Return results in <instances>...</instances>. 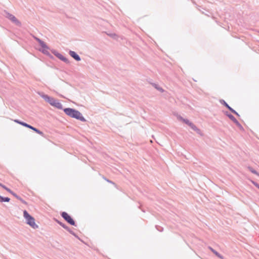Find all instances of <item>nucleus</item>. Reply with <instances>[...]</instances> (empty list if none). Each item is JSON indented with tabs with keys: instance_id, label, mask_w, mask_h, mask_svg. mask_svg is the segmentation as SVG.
Listing matches in <instances>:
<instances>
[{
	"instance_id": "f257e3e1",
	"label": "nucleus",
	"mask_w": 259,
	"mask_h": 259,
	"mask_svg": "<svg viewBox=\"0 0 259 259\" xmlns=\"http://www.w3.org/2000/svg\"><path fill=\"white\" fill-rule=\"evenodd\" d=\"M66 114L72 118H74L81 121H85L81 114L77 110L72 108H67L64 109Z\"/></svg>"
},
{
	"instance_id": "f03ea898",
	"label": "nucleus",
	"mask_w": 259,
	"mask_h": 259,
	"mask_svg": "<svg viewBox=\"0 0 259 259\" xmlns=\"http://www.w3.org/2000/svg\"><path fill=\"white\" fill-rule=\"evenodd\" d=\"M23 215L24 218L26 219L27 224L29 225L33 229L38 228V226L35 222V219L33 217L31 216L26 210L23 211Z\"/></svg>"
},
{
	"instance_id": "7ed1b4c3",
	"label": "nucleus",
	"mask_w": 259,
	"mask_h": 259,
	"mask_svg": "<svg viewBox=\"0 0 259 259\" xmlns=\"http://www.w3.org/2000/svg\"><path fill=\"white\" fill-rule=\"evenodd\" d=\"M14 121L15 122H17L24 126H25V127H27L28 128H29L31 130H32L33 131H34V132H35L36 133L41 135V136H43L44 135V134L42 132L40 131L39 130H37V128L27 124L26 123H25V122H21V121H20L18 120H15Z\"/></svg>"
},
{
	"instance_id": "20e7f679",
	"label": "nucleus",
	"mask_w": 259,
	"mask_h": 259,
	"mask_svg": "<svg viewBox=\"0 0 259 259\" xmlns=\"http://www.w3.org/2000/svg\"><path fill=\"white\" fill-rule=\"evenodd\" d=\"M36 39L41 47V51L44 54L48 53L49 48L46 43L38 38H36Z\"/></svg>"
},
{
	"instance_id": "39448f33",
	"label": "nucleus",
	"mask_w": 259,
	"mask_h": 259,
	"mask_svg": "<svg viewBox=\"0 0 259 259\" xmlns=\"http://www.w3.org/2000/svg\"><path fill=\"white\" fill-rule=\"evenodd\" d=\"M62 217L70 225H75L74 221L67 212H63L62 213Z\"/></svg>"
},
{
	"instance_id": "423d86ee",
	"label": "nucleus",
	"mask_w": 259,
	"mask_h": 259,
	"mask_svg": "<svg viewBox=\"0 0 259 259\" xmlns=\"http://www.w3.org/2000/svg\"><path fill=\"white\" fill-rule=\"evenodd\" d=\"M41 97L47 102L49 103L51 105V103H53L54 101H55V99L50 97L46 95H41Z\"/></svg>"
},
{
	"instance_id": "0eeeda50",
	"label": "nucleus",
	"mask_w": 259,
	"mask_h": 259,
	"mask_svg": "<svg viewBox=\"0 0 259 259\" xmlns=\"http://www.w3.org/2000/svg\"><path fill=\"white\" fill-rule=\"evenodd\" d=\"M51 105L59 109H62V105L56 100L51 103Z\"/></svg>"
},
{
	"instance_id": "6e6552de",
	"label": "nucleus",
	"mask_w": 259,
	"mask_h": 259,
	"mask_svg": "<svg viewBox=\"0 0 259 259\" xmlns=\"http://www.w3.org/2000/svg\"><path fill=\"white\" fill-rule=\"evenodd\" d=\"M8 18L12 21L15 22L16 24L20 25V22L16 19V18L13 15L10 14L8 15Z\"/></svg>"
},
{
	"instance_id": "1a4fd4ad",
	"label": "nucleus",
	"mask_w": 259,
	"mask_h": 259,
	"mask_svg": "<svg viewBox=\"0 0 259 259\" xmlns=\"http://www.w3.org/2000/svg\"><path fill=\"white\" fill-rule=\"evenodd\" d=\"M70 55H71V56L72 57H73L74 59H75L77 61H79L80 60L79 56L75 52H74L73 51H70Z\"/></svg>"
},
{
	"instance_id": "9d476101",
	"label": "nucleus",
	"mask_w": 259,
	"mask_h": 259,
	"mask_svg": "<svg viewBox=\"0 0 259 259\" xmlns=\"http://www.w3.org/2000/svg\"><path fill=\"white\" fill-rule=\"evenodd\" d=\"M209 249L211 250V251L213 253H214L217 256H218L219 257H220V258L221 259H223V257L220 254H219L217 251H216L215 250H214L213 248H212L211 247H209Z\"/></svg>"
},
{
	"instance_id": "9b49d317",
	"label": "nucleus",
	"mask_w": 259,
	"mask_h": 259,
	"mask_svg": "<svg viewBox=\"0 0 259 259\" xmlns=\"http://www.w3.org/2000/svg\"><path fill=\"white\" fill-rule=\"evenodd\" d=\"M10 198L8 197H3L0 195V202H9Z\"/></svg>"
},
{
	"instance_id": "f8f14e48",
	"label": "nucleus",
	"mask_w": 259,
	"mask_h": 259,
	"mask_svg": "<svg viewBox=\"0 0 259 259\" xmlns=\"http://www.w3.org/2000/svg\"><path fill=\"white\" fill-rule=\"evenodd\" d=\"M0 186H1L2 188L5 189L6 191L9 192L11 194H13V191H12L10 189L8 188L7 187H6L5 186L3 185L1 183H0Z\"/></svg>"
},
{
	"instance_id": "ddd939ff",
	"label": "nucleus",
	"mask_w": 259,
	"mask_h": 259,
	"mask_svg": "<svg viewBox=\"0 0 259 259\" xmlns=\"http://www.w3.org/2000/svg\"><path fill=\"white\" fill-rule=\"evenodd\" d=\"M56 56L61 60L66 62L67 61V59L61 54H58L56 55Z\"/></svg>"
},
{
	"instance_id": "4468645a",
	"label": "nucleus",
	"mask_w": 259,
	"mask_h": 259,
	"mask_svg": "<svg viewBox=\"0 0 259 259\" xmlns=\"http://www.w3.org/2000/svg\"><path fill=\"white\" fill-rule=\"evenodd\" d=\"M14 196H15L16 198H17V199L20 200L22 202H25L20 197H19L17 194H16L15 193H14L13 192V194H12Z\"/></svg>"
},
{
	"instance_id": "2eb2a0df",
	"label": "nucleus",
	"mask_w": 259,
	"mask_h": 259,
	"mask_svg": "<svg viewBox=\"0 0 259 259\" xmlns=\"http://www.w3.org/2000/svg\"><path fill=\"white\" fill-rule=\"evenodd\" d=\"M250 170L253 174L256 175L257 176H259V174L255 170L253 169L252 168L249 167V168Z\"/></svg>"
},
{
	"instance_id": "dca6fc26",
	"label": "nucleus",
	"mask_w": 259,
	"mask_h": 259,
	"mask_svg": "<svg viewBox=\"0 0 259 259\" xmlns=\"http://www.w3.org/2000/svg\"><path fill=\"white\" fill-rule=\"evenodd\" d=\"M229 117L232 120H233L235 122H236V123H238V121H237V120L234 118V117L232 115H230L229 116Z\"/></svg>"
},
{
	"instance_id": "f3484780",
	"label": "nucleus",
	"mask_w": 259,
	"mask_h": 259,
	"mask_svg": "<svg viewBox=\"0 0 259 259\" xmlns=\"http://www.w3.org/2000/svg\"><path fill=\"white\" fill-rule=\"evenodd\" d=\"M185 122H186V123H187V124H188L189 125H190V126H192V127L193 128H194V129L195 128V126H194V125L193 124H192L191 123H189L188 121H185Z\"/></svg>"
},
{
	"instance_id": "a211bd4d",
	"label": "nucleus",
	"mask_w": 259,
	"mask_h": 259,
	"mask_svg": "<svg viewBox=\"0 0 259 259\" xmlns=\"http://www.w3.org/2000/svg\"><path fill=\"white\" fill-rule=\"evenodd\" d=\"M229 109L231 110L233 113H234L235 114H237L235 110H234L231 107H229Z\"/></svg>"
},
{
	"instance_id": "6ab92c4d",
	"label": "nucleus",
	"mask_w": 259,
	"mask_h": 259,
	"mask_svg": "<svg viewBox=\"0 0 259 259\" xmlns=\"http://www.w3.org/2000/svg\"><path fill=\"white\" fill-rule=\"evenodd\" d=\"M252 183L257 187L259 189V185L258 184H257L256 183L254 182H253L252 181Z\"/></svg>"
},
{
	"instance_id": "aec40b11",
	"label": "nucleus",
	"mask_w": 259,
	"mask_h": 259,
	"mask_svg": "<svg viewBox=\"0 0 259 259\" xmlns=\"http://www.w3.org/2000/svg\"><path fill=\"white\" fill-rule=\"evenodd\" d=\"M155 88H156V89H157L158 90H159V91H161V92H162V91H163V90H162L161 88H157L156 85H155Z\"/></svg>"
},
{
	"instance_id": "412c9836",
	"label": "nucleus",
	"mask_w": 259,
	"mask_h": 259,
	"mask_svg": "<svg viewBox=\"0 0 259 259\" xmlns=\"http://www.w3.org/2000/svg\"><path fill=\"white\" fill-rule=\"evenodd\" d=\"M155 88H156V89H157L158 90H159V91H161V92H162V91H163V90H162L161 88H157L156 85H155Z\"/></svg>"
},
{
	"instance_id": "4be33fe9",
	"label": "nucleus",
	"mask_w": 259,
	"mask_h": 259,
	"mask_svg": "<svg viewBox=\"0 0 259 259\" xmlns=\"http://www.w3.org/2000/svg\"><path fill=\"white\" fill-rule=\"evenodd\" d=\"M226 106L229 109V107H230L227 103H225Z\"/></svg>"
},
{
	"instance_id": "5701e85b",
	"label": "nucleus",
	"mask_w": 259,
	"mask_h": 259,
	"mask_svg": "<svg viewBox=\"0 0 259 259\" xmlns=\"http://www.w3.org/2000/svg\"><path fill=\"white\" fill-rule=\"evenodd\" d=\"M107 181L110 183H112V184H114L113 182H112L111 181H109V180H107Z\"/></svg>"
}]
</instances>
